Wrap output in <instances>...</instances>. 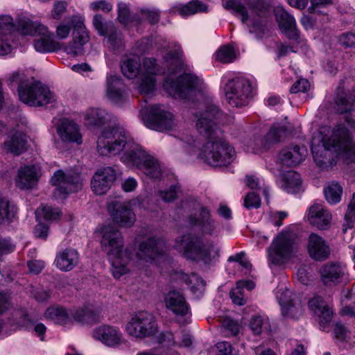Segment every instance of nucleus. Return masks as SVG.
<instances>
[{"mask_svg":"<svg viewBox=\"0 0 355 355\" xmlns=\"http://www.w3.org/2000/svg\"><path fill=\"white\" fill-rule=\"evenodd\" d=\"M97 150L100 155H116L123 150V162L141 170L147 176L157 179L162 175L159 163L147 154L141 147L128 138L127 132L119 127L105 128L97 140Z\"/></svg>","mask_w":355,"mask_h":355,"instance_id":"1","label":"nucleus"},{"mask_svg":"<svg viewBox=\"0 0 355 355\" xmlns=\"http://www.w3.org/2000/svg\"><path fill=\"white\" fill-rule=\"evenodd\" d=\"M221 115L218 106L213 103L207 104L205 108L197 112L196 126L198 132L207 138L200 157L212 167H227L235 159L234 148L223 139L214 136L216 129V120Z\"/></svg>","mask_w":355,"mask_h":355,"instance_id":"2","label":"nucleus"},{"mask_svg":"<svg viewBox=\"0 0 355 355\" xmlns=\"http://www.w3.org/2000/svg\"><path fill=\"white\" fill-rule=\"evenodd\" d=\"M311 152L315 162L322 168L336 163L334 158L331 155L332 153H335L337 158L342 159L347 163L355 161V144L352 141L349 130L341 124L334 128L329 137L322 139L321 146H312Z\"/></svg>","mask_w":355,"mask_h":355,"instance_id":"3","label":"nucleus"},{"mask_svg":"<svg viewBox=\"0 0 355 355\" xmlns=\"http://www.w3.org/2000/svg\"><path fill=\"white\" fill-rule=\"evenodd\" d=\"M101 245L112 263V272L116 279L130 271V265L132 259V252L126 248L123 250V239L121 233L111 225L102 230Z\"/></svg>","mask_w":355,"mask_h":355,"instance_id":"4","label":"nucleus"},{"mask_svg":"<svg viewBox=\"0 0 355 355\" xmlns=\"http://www.w3.org/2000/svg\"><path fill=\"white\" fill-rule=\"evenodd\" d=\"M175 246L185 259L196 263L210 265L220 257L218 244L191 234L177 239Z\"/></svg>","mask_w":355,"mask_h":355,"instance_id":"5","label":"nucleus"},{"mask_svg":"<svg viewBox=\"0 0 355 355\" xmlns=\"http://www.w3.org/2000/svg\"><path fill=\"white\" fill-rule=\"evenodd\" d=\"M175 246L185 259L196 263L210 265L220 257L218 244L191 234L177 239Z\"/></svg>","mask_w":355,"mask_h":355,"instance_id":"6","label":"nucleus"},{"mask_svg":"<svg viewBox=\"0 0 355 355\" xmlns=\"http://www.w3.org/2000/svg\"><path fill=\"white\" fill-rule=\"evenodd\" d=\"M251 10L248 13L247 8L240 0H228L223 3V7L231 11L235 16L241 18L243 24L250 22V32L258 31L257 35L261 36L268 22L269 6L265 0H244Z\"/></svg>","mask_w":355,"mask_h":355,"instance_id":"7","label":"nucleus"},{"mask_svg":"<svg viewBox=\"0 0 355 355\" xmlns=\"http://www.w3.org/2000/svg\"><path fill=\"white\" fill-rule=\"evenodd\" d=\"M144 65L146 70L140 74L141 63L138 57H124L121 61L122 73L128 79H137V88L141 94L153 92L155 85V75L157 71V60L153 58L144 59Z\"/></svg>","mask_w":355,"mask_h":355,"instance_id":"8","label":"nucleus"},{"mask_svg":"<svg viewBox=\"0 0 355 355\" xmlns=\"http://www.w3.org/2000/svg\"><path fill=\"white\" fill-rule=\"evenodd\" d=\"M300 240L296 232L287 227L279 232L269 247V260L275 265H282L296 257Z\"/></svg>","mask_w":355,"mask_h":355,"instance_id":"9","label":"nucleus"},{"mask_svg":"<svg viewBox=\"0 0 355 355\" xmlns=\"http://www.w3.org/2000/svg\"><path fill=\"white\" fill-rule=\"evenodd\" d=\"M223 90L227 103L233 107L248 105L254 96V88L252 83L244 78L229 80Z\"/></svg>","mask_w":355,"mask_h":355,"instance_id":"10","label":"nucleus"},{"mask_svg":"<svg viewBox=\"0 0 355 355\" xmlns=\"http://www.w3.org/2000/svg\"><path fill=\"white\" fill-rule=\"evenodd\" d=\"M200 80L191 73H184L172 80L169 78L164 83V87L169 95L175 98H187L193 92L198 90L201 85Z\"/></svg>","mask_w":355,"mask_h":355,"instance_id":"11","label":"nucleus"},{"mask_svg":"<svg viewBox=\"0 0 355 355\" xmlns=\"http://www.w3.org/2000/svg\"><path fill=\"white\" fill-rule=\"evenodd\" d=\"M19 98L22 103L33 107L45 106L55 100L49 88L34 78L24 90H21Z\"/></svg>","mask_w":355,"mask_h":355,"instance_id":"12","label":"nucleus"},{"mask_svg":"<svg viewBox=\"0 0 355 355\" xmlns=\"http://www.w3.org/2000/svg\"><path fill=\"white\" fill-rule=\"evenodd\" d=\"M51 182L55 187L53 196L58 198H64L68 194L80 190L83 180L77 173H65L62 170H58L52 176Z\"/></svg>","mask_w":355,"mask_h":355,"instance_id":"13","label":"nucleus"},{"mask_svg":"<svg viewBox=\"0 0 355 355\" xmlns=\"http://www.w3.org/2000/svg\"><path fill=\"white\" fill-rule=\"evenodd\" d=\"M126 331L129 335L135 338H148L157 333V324L153 315L141 311L133 315L127 323Z\"/></svg>","mask_w":355,"mask_h":355,"instance_id":"14","label":"nucleus"},{"mask_svg":"<svg viewBox=\"0 0 355 355\" xmlns=\"http://www.w3.org/2000/svg\"><path fill=\"white\" fill-rule=\"evenodd\" d=\"M143 120L146 127L157 131L169 130L175 125L173 114L160 105L152 106Z\"/></svg>","mask_w":355,"mask_h":355,"instance_id":"15","label":"nucleus"},{"mask_svg":"<svg viewBox=\"0 0 355 355\" xmlns=\"http://www.w3.org/2000/svg\"><path fill=\"white\" fill-rule=\"evenodd\" d=\"M354 101L355 90H345L344 87L340 85L337 88L335 98L337 111L340 114H347L345 121L352 126L355 125V110L353 109Z\"/></svg>","mask_w":355,"mask_h":355,"instance_id":"16","label":"nucleus"},{"mask_svg":"<svg viewBox=\"0 0 355 355\" xmlns=\"http://www.w3.org/2000/svg\"><path fill=\"white\" fill-rule=\"evenodd\" d=\"M72 41L69 42L65 47L67 54L73 56L81 55L84 53V45L89 40L88 31L82 19L74 18Z\"/></svg>","mask_w":355,"mask_h":355,"instance_id":"17","label":"nucleus"},{"mask_svg":"<svg viewBox=\"0 0 355 355\" xmlns=\"http://www.w3.org/2000/svg\"><path fill=\"white\" fill-rule=\"evenodd\" d=\"M118 168L107 166L98 170L91 181V188L97 195H104L116 178Z\"/></svg>","mask_w":355,"mask_h":355,"instance_id":"18","label":"nucleus"},{"mask_svg":"<svg viewBox=\"0 0 355 355\" xmlns=\"http://www.w3.org/2000/svg\"><path fill=\"white\" fill-rule=\"evenodd\" d=\"M165 249V242L162 239L155 236L149 237L139 244L136 257L139 259L151 261L162 255Z\"/></svg>","mask_w":355,"mask_h":355,"instance_id":"19","label":"nucleus"},{"mask_svg":"<svg viewBox=\"0 0 355 355\" xmlns=\"http://www.w3.org/2000/svg\"><path fill=\"white\" fill-rule=\"evenodd\" d=\"M284 317L298 319L303 313L301 302L290 290L286 289L277 296Z\"/></svg>","mask_w":355,"mask_h":355,"instance_id":"20","label":"nucleus"},{"mask_svg":"<svg viewBox=\"0 0 355 355\" xmlns=\"http://www.w3.org/2000/svg\"><path fill=\"white\" fill-rule=\"evenodd\" d=\"M306 248L309 257L315 261H323L330 256L331 250L328 243L318 234H310Z\"/></svg>","mask_w":355,"mask_h":355,"instance_id":"21","label":"nucleus"},{"mask_svg":"<svg viewBox=\"0 0 355 355\" xmlns=\"http://www.w3.org/2000/svg\"><path fill=\"white\" fill-rule=\"evenodd\" d=\"M106 95L108 99L115 104H122L127 100V88L119 76H107Z\"/></svg>","mask_w":355,"mask_h":355,"instance_id":"22","label":"nucleus"},{"mask_svg":"<svg viewBox=\"0 0 355 355\" xmlns=\"http://www.w3.org/2000/svg\"><path fill=\"white\" fill-rule=\"evenodd\" d=\"M35 36L34 47L40 53H46L56 51L59 49V43L53 39V33L50 32L46 26L37 24L35 27Z\"/></svg>","mask_w":355,"mask_h":355,"instance_id":"23","label":"nucleus"},{"mask_svg":"<svg viewBox=\"0 0 355 355\" xmlns=\"http://www.w3.org/2000/svg\"><path fill=\"white\" fill-rule=\"evenodd\" d=\"M95 340L108 347H116L122 343V334L119 329L110 325H101L92 331Z\"/></svg>","mask_w":355,"mask_h":355,"instance_id":"24","label":"nucleus"},{"mask_svg":"<svg viewBox=\"0 0 355 355\" xmlns=\"http://www.w3.org/2000/svg\"><path fill=\"white\" fill-rule=\"evenodd\" d=\"M307 218L313 226L318 230H324L330 226L332 216L322 204L314 203L309 209Z\"/></svg>","mask_w":355,"mask_h":355,"instance_id":"25","label":"nucleus"},{"mask_svg":"<svg viewBox=\"0 0 355 355\" xmlns=\"http://www.w3.org/2000/svg\"><path fill=\"white\" fill-rule=\"evenodd\" d=\"M276 21L282 31L286 35L290 40H297L299 31L296 27L294 17L285 10L282 7H277L274 9Z\"/></svg>","mask_w":355,"mask_h":355,"instance_id":"26","label":"nucleus"},{"mask_svg":"<svg viewBox=\"0 0 355 355\" xmlns=\"http://www.w3.org/2000/svg\"><path fill=\"white\" fill-rule=\"evenodd\" d=\"M80 261V254L77 250L67 248L60 250L55 259V266L62 272H69L75 268Z\"/></svg>","mask_w":355,"mask_h":355,"instance_id":"27","label":"nucleus"},{"mask_svg":"<svg viewBox=\"0 0 355 355\" xmlns=\"http://www.w3.org/2000/svg\"><path fill=\"white\" fill-rule=\"evenodd\" d=\"M109 211L114 221L120 227H130L135 222V214L125 204L116 202L112 207H109Z\"/></svg>","mask_w":355,"mask_h":355,"instance_id":"28","label":"nucleus"},{"mask_svg":"<svg viewBox=\"0 0 355 355\" xmlns=\"http://www.w3.org/2000/svg\"><path fill=\"white\" fill-rule=\"evenodd\" d=\"M307 154L304 146H293L284 148L279 154L280 162L287 166H295L303 161Z\"/></svg>","mask_w":355,"mask_h":355,"instance_id":"29","label":"nucleus"},{"mask_svg":"<svg viewBox=\"0 0 355 355\" xmlns=\"http://www.w3.org/2000/svg\"><path fill=\"white\" fill-rule=\"evenodd\" d=\"M166 308L176 315L184 316L189 310L183 295L175 290L170 291L164 297Z\"/></svg>","mask_w":355,"mask_h":355,"instance_id":"30","label":"nucleus"},{"mask_svg":"<svg viewBox=\"0 0 355 355\" xmlns=\"http://www.w3.org/2000/svg\"><path fill=\"white\" fill-rule=\"evenodd\" d=\"M309 306L318 316L319 324L324 330L325 327L330 323L332 319L333 311L331 308L324 303L320 296L313 297L309 302Z\"/></svg>","mask_w":355,"mask_h":355,"instance_id":"31","label":"nucleus"},{"mask_svg":"<svg viewBox=\"0 0 355 355\" xmlns=\"http://www.w3.org/2000/svg\"><path fill=\"white\" fill-rule=\"evenodd\" d=\"M38 179L39 168L36 166H26L19 169L16 185L21 189H31L37 184Z\"/></svg>","mask_w":355,"mask_h":355,"instance_id":"32","label":"nucleus"},{"mask_svg":"<svg viewBox=\"0 0 355 355\" xmlns=\"http://www.w3.org/2000/svg\"><path fill=\"white\" fill-rule=\"evenodd\" d=\"M320 274L325 284L338 283L345 274V266L338 262L327 263L321 268Z\"/></svg>","mask_w":355,"mask_h":355,"instance_id":"33","label":"nucleus"},{"mask_svg":"<svg viewBox=\"0 0 355 355\" xmlns=\"http://www.w3.org/2000/svg\"><path fill=\"white\" fill-rule=\"evenodd\" d=\"M187 220L191 226H199L204 234H212L216 229L215 223L210 218V211L205 207H200L199 218L190 215Z\"/></svg>","mask_w":355,"mask_h":355,"instance_id":"34","label":"nucleus"},{"mask_svg":"<svg viewBox=\"0 0 355 355\" xmlns=\"http://www.w3.org/2000/svg\"><path fill=\"white\" fill-rule=\"evenodd\" d=\"M57 132L64 141L82 143L79 127L72 121L63 120L57 128Z\"/></svg>","mask_w":355,"mask_h":355,"instance_id":"35","label":"nucleus"},{"mask_svg":"<svg viewBox=\"0 0 355 355\" xmlns=\"http://www.w3.org/2000/svg\"><path fill=\"white\" fill-rule=\"evenodd\" d=\"M71 315L75 321L81 324L92 325L101 320L100 313L89 306L74 311Z\"/></svg>","mask_w":355,"mask_h":355,"instance_id":"36","label":"nucleus"},{"mask_svg":"<svg viewBox=\"0 0 355 355\" xmlns=\"http://www.w3.org/2000/svg\"><path fill=\"white\" fill-rule=\"evenodd\" d=\"M33 78V77L28 76L24 71L18 70L8 74L6 78V83L10 89L17 88L19 96L21 90L25 89Z\"/></svg>","mask_w":355,"mask_h":355,"instance_id":"37","label":"nucleus"},{"mask_svg":"<svg viewBox=\"0 0 355 355\" xmlns=\"http://www.w3.org/2000/svg\"><path fill=\"white\" fill-rule=\"evenodd\" d=\"M288 132L287 128L285 125H275L272 127L268 133L262 138L261 148L266 150L273 144L279 142L286 137Z\"/></svg>","mask_w":355,"mask_h":355,"instance_id":"38","label":"nucleus"},{"mask_svg":"<svg viewBox=\"0 0 355 355\" xmlns=\"http://www.w3.org/2000/svg\"><path fill=\"white\" fill-rule=\"evenodd\" d=\"M26 140L24 134L17 132L5 141L4 149L15 155H19L26 150Z\"/></svg>","mask_w":355,"mask_h":355,"instance_id":"39","label":"nucleus"},{"mask_svg":"<svg viewBox=\"0 0 355 355\" xmlns=\"http://www.w3.org/2000/svg\"><path fill=\"white\" fill-rule=\"evenodd\" d=\"M301 183L300 174L293 171H288L282 174L281 187L288 193L297 192Z\"/></svg>","mask_w":355,"mask_h":355,"instance_id":"40","label":"nucleus"},{"mask_svg":"<svg viewBox=\"0 0 355 355\" xmlns=\"http://www.w3.org/2000/svg\"><path fill=\"white\" fill-rule=\"evenodd\" d=\"M164 61L165 67H167L166 72L169 74H175L182 66V55L176 51L168 53L164 57Z\"/></svg>","mask_w":355,"mask_h":355,"instance_id":"41","label":"nucleus"},{"mask_svg":"<svg viewBox=\"0 0 355 355\" xmlns=\"http://www.w3.org/2000/svg\"><path fill=\"white\" fill-rule=\"evenodd\" d=\"M85 119L90 125L100 126L107 122V114L98 108H89L86 111Z\"/></svg>","mask_w":355,"mask_h":355,"instance_id":"42","label":"nucleus"},{"mask_svg":"<svg viewBox=\"0 0 355 355\" xmlns=\"http://www.w3.org/2000/svg\"><path fill=\"white\" fill-rule=\"evenodd\" d=\"M45 317L59 324H65L69 321V317L62 307H50L45 312Z\"/></svg>","mask_w":355,"mask_h":355,"instance_id":"43","label":"nucleus"},{"mask_svg":"<svg viewBox=\"0 0 355 355\" xmlns=\"http://www.w3.org/2000/svg\"><path fill=\"white\" fill-rule=\"evenodd\" d=\"M324 193L328 203L335 205L340 201L343 188L339 184L332 182L324 189Z\"/></svg>","mask_w":355,"mask_h":355,"instance_id":"44","label":"nucleus"},{"mask_svg":"<svg viewBox=\"0 0 355 355\" xmlns=\"http://www.w3.org/2000/svg\"><path fill=\"white\" fill-rule=\"evenodd\" d=\"M16 207L8 200L0 198V224L11 220L15 216Z\"/></svg>","mask_w":355,"mask_h":355,"instance_id":"45","label":"nucleus"},{"mask_svg":"<svg viewBox=\"0 0 355 355\" xmlns=\"http://www.w3.org/2000/svg\"><path fill=\"white\" fill-rule=\"evenodd\" d=\"M15 30L16 26L10 15H0V35L13 37Z\"/></svg>","mask_w":355,"mask_h":355,"instance_id":"46","label":"nucleus"},{"mask_svg":"<svg viewBox=\"0 0 355 355\" xmlns=\"http://www.w3.org/2000/svg\"><path fill=\"white\" fill-rule=\"evenodd\" d=\"M206 10L207 6L205 3L198 0H195L191 1L187 4L183 6L180 9V14L183 17H186L193 15L198 12H205Z\"/></svg>","mask_w":355,"mask_h":355,"instance_id":"47","label":"nucleus"},{"mask_svg":"<svg viewBox=\"0 0 355 355\" xmlns=\"http://www.w3.org/2000/svg\"><path fill=\"white\" fill-rule=\"evenodd\" d=\"M106 35H107V42L110 45V48L112 49L114 51H119L124 49L123 36L121 33H118L116 31L114 26H113L112 30L109 31L108 33Z\"/></svg>","mask_w":355,"mask_h":355,"instance_id":"48","label":"nucleus"},{"mask_svg":"<svg viewBox=\"0 0 355 355\" xmlns=\"http://www.w3.org/2000/svg\"><path fill=\"white\" fill-rule=\"evenodd\" d=\"M355 223V193H353L352 199L347 206L345 214V223L343 231L346 232L347 228H352Z\"/></svg>","mask_w":355,"mask_h":355,"instance_id":"49","label":"nucleus"},{"mask_svg":"<svg viewBox=\"0 0 355 355\" xmlns=\"http://www.w3.org/2000/svg\"><path fill=\"white\" fill-rule=\"evenodd\" d=\"M74 18H79L77 16H71L61 21L56 28V36L59 39H65L68 37L71 28H73Z\"/></svg>","mask_w":355,"mask_h":355,"instance_id":"50","label":"nucleus"},{"mask_svg":"<svg viewBox=\"0 0 355 355\" xmlns=\"http://www.w3.org/2000/svg\"><path fill=\"white\" fill-rule=\"evenodd\" d=\"M37 216H42L45 220H56L60 218V211L58 208H53L48 205H42L35 211Z\"/></svg>","mask_w":355,"mask_h":355,"instance_id":"51","label":"nucleus"},{"mask_svg":"<svg viewBox=\"0 0 355 355\" xmlns=\"http://www.w3.org/2000/svg\"><path fill=\"white\" fill-rule=\"evenodd\" d=\"M216 56L217 60L225 64L230 63L236 58L234 49L230 46H224L219 49Z\"/></svg>","mask_w":355,"mask_h":355,"instance_id":"52","label":"nucleus"},{"mask_svg":"<svg viewBox=\"0 0 355 355\" xmlns=\"http://www.w3.org/2000/svg\"><path fill=\"white\" fill-rule=\"evenodd\" d=\"M93 25L98 34L101 36L106 35L109 31H112L114 26L112 22H104L101 15H95L93 18Z\"/></svg>","mask_w":355,"mask_h":355,"instance_id":"53","label":"nucleus"},{"mask_svg":"<svg viewBox=\"0 0 355 355\" xmlns=\"http://www.w3.org/2000/svg\"><path fill=\"white\" fill-rule=\"evenodd\" d=\"M241 285H243V283L237 282L236 286L230 293V297L232 302L239 306H243L247 303L244 291L241 288Z\"/></svg>","mask_w":355,"mask_h":355,"instance_id":"54","label":"nucleus"},{"mask_svg":"<svg viewBox=\"0 0 355 355\" xmlns=\"http://www.w3.org/2000/svg\"><path fill=\"white\" fill-rule=\"evenodd\" d=\"M267 324V319H264L259 315H256L252 317L249 326L254 334L259 335L262 331V328Z\"/></svg>","mask_w":355,"mask_h":355,"instance_id":"55","label":"nucleus"},{"mask_svg":"<svg viewBox=\"0 0 355 355\" xmlns=\"http://www.w3.org/2000/svg\"><path fill=\"white\" fill-rule=\"evenodd\" d=\"M37 26V25H35L31 19L26 17H21L18 20V29L23 35H31L33 31L35 34V27Z\"/></svg>","mask_w":355,"mask_h":355,"instance_id":"56","label":"nucleus"},{"mask_svg":"<svg viewBox=\"0 0 355 355\" xmlns=\"http://www.w3.org/2000/svg\"><path fill=\"white\" fill-rule=\"evenodd\" d=\"M261 205V199L254 192H249L244 198L243 206L247 209H257Z\"/></svg>","mask_w":355,"mask_h":355,"instance_id":"57","label":"nucleus"},{"mask_svg":"<svg viewBox=\"0 0 355 355\" xmlns=\"http://www.w3.org/2000/svg\"><path fill=\"white\" fill-rule=\"evenodd\" d=\"M67 3L65 1H57L54 3L51 10V17L54 19H60L67 11Z\"/></svg>","mask_w":355,"mask_h":355,"instance_id":"58","label":"nucleus"},{"mask_svg":"<svg viewBox=\"0 0 355 355\" xmlns=\"http://www.w3.org/2000/svg\"><path fill=\"white\" fill-rule=\"evenodd\" d=\"M178 187L175 185L171 186L168 190H162L158 192L159 197L166 202H170L178 197Z\"/></svg>","mask_w":355,"mask_h":355,"instance_id":"59","label":"nucleus"},{"mask_svg":"<svg viewBox=\"0 0 355 355\" xmlns=\"http://www.w3.org/2000/svg\"><path fill=\"white\" fill-rule=\"evenodd\" d=\"M339 42L345 48L355 47V33L352 32L343 33L339 37Z\"/></svg>","mask_w":355,"mask_h":355,"instance_id":"60","label":"nucleus"},{"mask_svg":"<svg viewBox=\"0 0 355 355\" xmlns=\"http://www.w3.org/2000/svg\"><path fill=\"white\" fill-rule=\"evenodd\" d=\"M13 37H5L0 35V55H3L11 52Z\"/></svg>","mask_w":355,"mask_h":355,"instance_id":"61","label":"nucleus"},{"mask_svg":"<svg viewBox=\"0 0 355 355\" xmlns=\"http://www.w3.org/2000/svg\"><path fill=\"white\" fill-rule=\"evenodd\" d=\"M310 87V84L306 79L301 78L297 80L290 89L292 94L298 92H306Z\"/></svg>","mask_w":355,"mask_h":355,"instance_id":"62","label":"nucleus"},{"mask_svg":"<svg viewBox=\"0 0 355 355\" xmlns=\"http://www.w3.org/2000/svg\"><path fill=\"white\" fill-rule=\"evenodd\" d=\"M130 11L128 6L125 3L118 4V19L121 24H125L129 19Z\"/></svg>","mask_w":355,"mask_h":355,"instance_id":"63","label":"nucleus"},{"mask_svg":"<svg viewBox=\"0 0 355 355\" xmlns=\"http://www.w3.org/2000/svg\"><path fill=\"white\" fill-rule=\"evenodd\" d=\"M218 353L216 355H236L233 353L231 344L226 341L219 342L216 344Z\"/></svg>","mask_w":355,"mask_h":355,"instance_id":"64","label":"nucleus"}]
</instances>
